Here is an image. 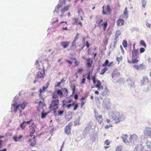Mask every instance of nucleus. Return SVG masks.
<instances>
[{"label":"nucleus","mask_w":151,"mask_h":151,"mask_svg":"<svg viewBox=\"0 0 151 151\" xmlns=\"http://www.w3.org/2000/svg\"><path fill=\"white\" fill-rule=\"evenodd\" d=\"M46 86H43L42 89H40L39 90V96L40 97V99H41V100H40L38 102V104H39V105L38 106V109H37V110L38 111H40V110L39 109L40 108H41V107L40 106V104H43L44 101V98L42 97V93L45 91L48 88L50 85V83L49 82H47L46 83Z\"/></svg>","instance_id":"1"},{"label":"nucleus","mask_w":151,"mask_h":151,"mask_svg":"<svg viewBox=\"0 0 151 151\" xmlns=\"http://www.w3.org/2000/svg\"><path fill=\"white\" fill-rule=\"evenodd\" d=\"M111 116L115 121V122L117 124L121 121L124 120L125 119V117L124 115L122 114L120 115L118 113H116V115L114 113H111Z\"/></svg>","instance_id":"2"},{"label":"nucleus","mask_w":151,"mask_h":151,"mask_svg":"<svg viewBox=\"0 0 151 151\" xmlns=\"http://www.w3.org/2000/svg\"><path fill=\"white\" fill-rule=\"evenodd\" d=\"M59 100L58 99H53L49 107V108L53 111L54 113L57 112V110L58 108Z\"/></svg>","instance_id":"3"},{"label":"nucleus","mask_w":151,"mask_h":151,"mask_svg":"<svg viewBox=\"0 0 151 151\" xmlns=\"http://www.w3.org/2000/svg\"><path fill=\"white\" fill-rule=\"evenodd\" d=\"M96 74H95L94 75L92 76L91 77L95 87L98 88V90H99L101 89H103V86H100L101 84L100 81L98 79H96Z\"/></svg>","instance_id":"4"},{"label":"nucleus","mask_w":151,"mask_h":151,"mask_svg":"<svg viewBox=\"0 0 151 151\" xmlns=\"http://www.w3.org/2000/svg\"><path fill=\"white\" fill-rule=\"evenodd\" d=\"M96 23L97 26L100 27L103 26V29L104 31H105L107 26V22L106 21L104 23L101 24L103 22V19L98 17H96Z\"/></svg>","instance_id":"5"},{"label":"nucleus","mask_w":151,"mask_h":151,"mask_svg":"<svg viewBox=\"0 0 151 151\" xmlns=\"http://www.w3.org/2000/svg\"><path fill=\"white\" fill-rule=\"evenodd\" d=\"M113 65V62L111 61L110 63H109V60H106L104 63L102 64V66L103 67H104V68L102 69L101 71L100 74L101 75H103L108 70L107 67H110Z\"/></svg>","instance_id":"6"},{"label":"nucleus","mask_w":151,"mask_h":151,"mask_svg":"<svg viewBox=\"0 0 151 151\" xmlns=\"http://www.w3.org/2000/svg\"><path fill=\"white\" fill-rule=\"evenodd\" d=\"M132 63H137L138 61L137 60L139 57L138 50H133L132 51Z\"/></svg>","instance_id":"7"},{"label":"nucleus","mask_w":151,"mask_h":151,"mask_svg":"<svg viewBox=\"0 0 151 151\" xmlns=\"http://www.w3.org/2000/svg\"><path fill=\"white\" fill-rule=\"evenodd\" d=\"M72 101V100L70 99L69 100H63L62 101V106L64 108H67L68 109H69L74 105V102L72 104H70Z\"/></svg>","instance_id":"8"},{"label":"nucleus","mask_w":151,"mask_h":151,"mask_svg":"<svg viewBox=\"0 0 151 151\" xmlns=\"http://www.w3.org/2000/svg\"><path fill=\"white\" fill-rule=\"evenodd\" d=\"M102 8V14L103 15L106 14H111V10L109 5H107L106 6H103Z\"/></svg>","instance_id":"9"},{"label":"nucleus","mask_w":151,"mask_h":151,"mask_svg":"<svg viewBox=\"0 0 151 151\" xmlns=\"http://www.w3.org/2000/svg\"><path fill=\"white\" fill-rule=\"evenodd\" d=\"M37 72L36 76V78H43L45 75V68L42 69H40Z\"/></svg>","instance_id":"10"},{"label":"nucleus","mask_w":151,"mask_h":151,"mask_svg":"<svg viewBox=\"0 0 151 151\" xmlns=\"http://www.w3.org/2000/svg\"><path fill=\"white\" fill-rule=\"evenodd\" d=\"M35 65L36 68L39 70L44 69V67L42 62L41 61H39L37 60L35 62Z\"/></svg>","instance_id":"11"},{"label":"nucleus","mask_w":151,"mask_h":151,"mask_svg":"<svg viewBox=\"0 0 151 151\" xmlns=\"http://www.w3.org/2000/svg\"><path fill=\"white\" fill-rule=\"evenodd\" d=\"M13 105L14 107H15V112H17V109L19 108V106H21V107L22 109H24L26 106L25 103L24 102L21 105L18 104V105H17L16 103H14V104H13Z\"/></svg>","instance_id":"12"},{"label":"nucleus","mask_w":151,"mask_h":151,"mask_svg":"<svg viewBox=\"0 0 151 151\" xmlns=\"http://www.w3.org/2000/svg\"><path fill=\"white\" fill-rule=\"evenodd\" d=\"M32 124V126H29V131L30 132V134L29 136L30 137H32L33 135V134L35 133V130L34 129V127H33L32 125L34 124L33 122L31 123Z\"/></svg>","instance_id":"13"},{"label":"nucleus","mask_w":151,"mask_h":151,"mask_svg":"<svg viewBox=\"0 0 151 151\" xmlns=\"http://www.w3.org/2000/svg\"><path fill=\"white\" fill-rule=\"evenodd\" d=\"M32 120V119H31L30 121L27 122L23 121L20 124V127L22 129H24L25 128V127L29 123L31 122Z\"/></svg>","instance_id":"14"},{"label":"nucleus","mask_w":151,"mask_h":151,"mask_svg":"<svg viewBox=\"0 0 151 151\" xmlns=\"http://www.w3.org/2000/svg\"><path fill=\"white\" fill-rule=\"evenodd\" d=\"M144 134L146 137L150 136L151 134V129L147 127L144 131Z\"/></svg>","instance_id":"15"},{"label":"nucleus","mask_w":151,"mask_h":151,"mask_svg":"<svg viewBox=\"0 0 151 151\" xmlns=\"http://www.w3.org/2000/svg\"><path fill=\"white\" fill-rule=\"evenodd\" d=\"M71 126V124L69 123L65 128V132L67 135H69L70 133V130L71 129L70 127Z\"/></svg>","instance_id":"16"},{"label":"nucleus","mask_w":151,"mask_h":151,"mask_svg":"<svg viewBox=\"0 0 151 151\" xmlns=\"http://www.w3.org/2000/svg\"><path fill=\"white\" fill-rule=\"evenodd\" d=\"M28 142L30 143V145L32 146H34L35 145L36 142L35 136L34 135L32 138L29 139L28 140Z\"/></svg>","instance_id":"17"},{"label":"nucleus","mask_w":151,"mask_h":151,"mask_svg":"<svg viewBox=\"0 0 151 151\" xmlns=\"http://www.w3.org/2000/svg\"><path fill=\"white\" fill-rule=\"evenodd\" d=\"M95 117L96 119L97 120V121L100 123L101 122V120H102V116L101 115H99L98 113L95 114Z\"/></svg>","instance_id":"18"},{"label":"nucleus","mask_w":151,"mask_h":151,"mask_svg":"<svg viewBox=\"0 0 151 151\" xmlns=\"http://www.w3.org/2000/svg\"><path fill=\"white\" fill-rule=\"evenodd\" d=\"M92 63L93 61L91 58H88L86 60L87 65L89 69L91 67Z\"/></svg>","instance_id":"19"},{"label":"nucleus","mask_w":151,"mask_h":151,"mask_svg":"<svg viewBox=\"0 0 151 151\" xmlns=\"http://www.w3.org/2000/svg\"><path fill=\"white\" fill-rule=\"evenodd\" d=\"M124 23V20L122 19H119L116 21V25L118 26L123 25Z\"/></svg>","instance_id":"20"},{"label":"nucleus","mask_w":151,"mask_h":151,"mask_svg":"<svg viewBox=\"0 0 151 151\" xmlns=\"http://www.w3.org/2000/svg\"><path fill=\"white\" fill-rule=\"evenodd\" d=\"M69 42L67 41L62 42L60 43V45L64 49L66 48L69 45Z\"/></svg>","instance_id":"21"},{"label":"nucleus","mask_w":151,"mask_h":151,"mask_svg":"<svg viewBox=\"0 0 151 151\" xmlns=\"http://www.w3.org/2000/svg\"><path fill=\"white\" fill-rule=\"evenodd\" d=\"M138 138V137L135 134L131 135L129 138L130 141L136 140Z\"/></svg>","instance_id":"22"},{"label":"nucleus","mask_w":151,"mask_h":151,"mask_svg":"<svg viewBox=\"0 0 151 151\" xmlns=\"http://www.w3.org/2000/svg\"><path fill=\"white\" fill-rule=\"evenodd\" d=\"M124 17L125 19H127L128 17V11L127 7L125 8L123 13Z\"/></svg>","instance_id":"23"},{"label":"nucleus","mask_w":151,"mask_h":151,"mask_svg":"<svg viewBox=\"0 0 151 151\" xmlns=\"http://www.w3.org/2000/svg\"><path fill=\"white\" fill-rule=\"evenodd\" d=\"M73 20L74 21V24H78L80 25L81 27H82V23L81 22H78L79 19L73 18Z\"/></svg>","instance_id":"24"},{"label":"nucleus","mask_w":151,"mask_h":151,"mask_svg":"<svg viewBox=\"0 0 151 151\" xmlns=\"http://www.w3.org/2000/svg\"><path fill=\"white\" fill-rule=\"evenodd\" d=\"M64 96H67L68 94V91L66 88H64L62 89Z\"/></svg>","instance_id":"25"},{"label":"nucleus","mask_w":151,"mask_h":151,"mask_svg":"<svg viewBox=\"0 0 151 151\" xmlns=\"http://www.w3.org/2000/svg\"><path fill=\"white\" fill-rule=\"evenodd\" d=\"M63 23H65V24L63 25L64 26H65V27H63L62 28V29L63 30H65L67 31L68 30V29L67 28V22H60V24H61Z\"/></svg>","instance_id":"26"},{"label":"nucleus","mask_w":151,"mask_h":151,"mask_svg":"<svg viewBox=\"0 0 151 151\" xmlns=\"http://www.w3.org/2000/svg\"><path fill=\"white\" fill-rule=\"evenodd\" d=\"M108 92V90L107 89V88H106V89L101 93V94L103 96H105L107 95Z\"/></svg>","instance_id":"27"},{"label":"nucleus","mask_w":151,"mask_h":151,"mask_svg":"<svg viewBox=\"0 0 151 151\" xmlns=\"http://www.w3.org/2000/svg\"><path fill=\"white\" fill-rule=\"evenodd\" d=\"M120 73H113L112 75V77L113 78H115L116 77L119 76Z\"/></svg>","instance_id":"28"},{"label":"nucleus","mask_w":151,"mask_h":151,"mask_svg":"<svg viewBox=\"0 0 151 151\" xmlns=\"http://www.w3.org/2000/svg\"><path fill=\"white\" fill-rule=\"evenodd\" d=\"M71 59H73L74 60H75V61L74 62V64H75V66H78V65H79L80 63L79 61H78L76 59V58H70Z\"/></svg>","instance_id":"29"},{"label":"nucleus","mask_w":151,"mask_h":151,"mask_svg":"<svg viewBox=\"0 0 151 151\" xmlns=\"http://www.w3.org/2000/svg\"><path fill=\"white\" fill-rule=\"evenodd\" d=\"M69 6H65L64 8L62 9L61 11L62 13H64L65 12L68 11L69 9Z\"/></svg>","instance_id":"30"},{"label":"nucleus","mask_w":151,"mask_h":151,"mask_svg":"<svg viewBox=\"0 0 151 151\" xmlns=\"http://www.w3.org/2000/svg\"><path fill=\"white\" fill-rule=\"evenodd\" d=\"M91 73V71H90L88 73H86V75L87 76L86 78L87 79V80L89 81H90L91 78H90V74Z\"/></svg>","instance_id":"31"},{"label":"nucleus","mask_w":151,"mask_h":151,"mask_svg":"<svg viewBox=\"0 0 151 151\" xmlns=\"http://www.w3.org/2000/svg\"><path fill=\"white\" fill-rule=\"evenodd\" d=\"M57 93L60 97L64 96L63 93L60 90H58L57 91Z\"/></svg>","instance_id":"32"},{"label":"nucleus","mask_w":151,"mask_h":151,"mask_svg":"<svg viewBox=\"0 0 151 151\" xmlns=\"http://www.w3.org/2000/svg\"><path fill=\"white\" fill-rule=\"evenodd\" d=\"M83 69L82 68H78L77 69V73L78 74H81L82 73V72H83Z\"/></svg>","instance_id":"33"},{"label":"nucleus","mask_w":151,"mask_h":151,"mask_svg":"<svg viewBox=\"0 0 151 151\" xmlns=\"http://www.w3.org/2000/svg\"><path fill=\"white\" fill-rule=\"evenodd\" d=\"M140 44L141 45L143 46L144 47L146 48V45L144 40H141L140 42Z\"/></svg>","instance_id":"34"},{"label":"nucleus","mask_w":151,"mask_h":151,"mask_svg":"<svg viewBox=\"0 0 151 151\" xmlns=\"http://www.w3.org/2000/svg\"><path fill=\"white\" fill-rule=\"evenodd\" d=\"M128 136L127 134H125L122 137V139L124 141L126 142L127 141V138Z\"/></svg>","instance_id":"35"},{"label":"nucleus","mask_w":151,"mask_h":151,"mask_svg":"<svg viewBox=\"0 0 151 151\" xmlns=\"http://www.w3.org/2000/svg\"><path fill=\"white\" fill-rule=\"evenodd\" d=\"M145 65L143 63L139 65V70H142L145 68Z\"/></svg>","instance_id":"36"},{"label":"nucleus","mask_w":151,"mask_h":151,"mask_svg":"<svg viewBox=\"0 0 151 151\" xmlns=\"http://www.w3.org/2000/svg\"><path fill=\"white\" fill-rule=\"evenodd\" d=\"M122 45L124 48L127 47V42L126 40H124L122 42Z\"/></svg>","instance_id":"37"},{"label":"nucleus","mask_w":151,"mask_h":151,"mask_svg":"<svg viewBox=\"0 0 151 151\" xmlns=\"http://www.w3.org/2000/svg\"><path fill=\"white\" fill-rule=\"evenodd\" d=\"M121 32L119 30H117L116 32V37L115 39V40H116L118 37L120 35Z\"/></svg>","instance_id":"38"},{"label":"nucleus","mask_w":151,"mask_h":151,"mask_svg":"<svg viewBox=\"0 0 151 151\" xmlns=\"http://www.w3.org/2000/svg\"><path fill=\"white\" fill-rule=\"evenodd\" d=\"M143 80L144 82H148L149 81L148 79L146 76H145L143 77Z\"/></svg>","instance_id":"39"},{"label":"nucleus","mask_w":151,"mask_h":151,"mask_svg":"<svg viewBox=\"0 0 151 151\" xmlns=\"http://www.w3.org/2000/svg\"><path fill=\"white\" fill-rule=\"evenodd\" d=\"M74 107L73 109V111H76L77 110V108L78 107V105L77 104H75L74 103V105H73Z\"/></svg>","instance_id":"40"},{"label":"nucleus","mask_w":151,"mask_h":151,"mask_svg":"<svg viewBox=\"0 0 151 151\" xmlns=\"http://www.w3.org/2000/svg\"><path fill=\"white\" fill-rule=\"evenodd\" d=\"M52 96L53 99H58V96L55 93H53L52 95Z\"/></svg>","instance_id":"41"},{"label":"nucleus","mask_w":151,"mask_h":151,"mask_svg":"<svg viewBox=\"0 0 151 151\" xmlns=\"http://www.w3.org/2000/svg\"><path fill=\"white\" fill-rule=\"evenodd\" d=\"M110 143V141L108 139H106L104 142L105 144L106 145H109Z\"/></svg>","instance_id":"42"},{"label":"nucleus","mask_w":151,"mask_h":151,"mask_svg":"<svg viewBox=\"0 0 151 151\" xmlns=\"http://www.w3.org/2000/svg\"><path fill=\"white\" fill-rule=\"evenodd\" d=\"M122 147L120 146H118L116 149V151H122Z\"/></svg>","instance_id":"43"},{"label":"nucleus","mask_w":151,"mask_h":151,"mask_svg":"<svg viewBox=\"0 0 151 151\" xmlns=\"http://www.w3.org/2000/svg\"><path fill=\"white\" fill-rule=\"evenodd\" d=\"M66 119L68 121H69L72 118V116L70 115H68L66 116Z\"/></svg>","instance_id":"44"},{"label":"nucleus","mask_w":151,"mask_h":151,"mask_svg":"<svg viewBox=\"0 0 151 151\" xmlns=\"http://www.w3.org/2000/svg\"><path fill=\"white\" fill-rule=\"evenodd\" d=\"M47 113H42L41 118L43 119L45 118V116L47 115Z\"/></svg>","instance_id":"45"},{"label":"nucleus","mask_w":151,"mask_h":151,"mask_svg":"<svg viewBox=\"0 0 151 151\" xmlns=\"http://www.w3.org/2000/svg\"><path fill=\"white\" fill-rule=\"evenodd\" d=\"M146 1L145 0H142V6L144 7H145L146 4Z\"/></svg>","instance_id":"46"},{"label":"nucleus","mask_w":151,"mask_h":151,"mask_svg":"<svg viewBox=\"0 0 151 151\" xmlns=\"http://www.w3.org/2000/svg\"><path fill=\"white\" fill-rule=\"evenodd\" d=\"M86 103V101H81V108L83 107V105H84Z\"/></svg>","instance_id":"47"},{"label":"nucleus","mask_w":151,"mask_h":151,"mask_svg":"<svg viewBox=\"0 0 151 151\" xmlns=\"http://www.w3.org/2000/svg\"><path fill=\"white\" fill-rule=\"evenodd\" d=\"M64 112L63 110L59 111L58 112V115L60 116L62 115Z\"/></svg>","instance_id":"48"},{"label":"nucleus","mask_w":151,"mask_h":151,"mask_svg":"<svg viewBox=\"0 0 151 151\" xmlns=\"http://www.w3.org/2000/svg\"><path fill=\"white\" fill-rule=\"evenodd\" d=\"M145 49L143 47H141L139 51L140 53H142L145 51Z\"/></svg>","instance_id":"49"},{"label":"nucleus","mask_w":151,"mask_h":151,"mask_svg":"<svg viewBox=\"0 0 151 151\" xmlns=\"http://www.w3.org/2000/svg\"><path fill=\"white\" fill-rule=\"evenodd\" d=\"M76 40H74L73 42H72V45L71 46V47H72L76 45Z\"/></svg>","instance_id":"50"},{"label":"nucleus","mask_w":151,"mask_h":151,"mask_svg":"<svg viewBox=\"0 0 151 151\" xmlns=\"http://www.w3.org/2000/svg\"><path fill=\"white\" fill-rule=\"evenodd\" d=\"M80 122V119H76L74 122L75 124H79L80 123H79Z\"/></svg>","instance_id":"51"},{"label":"nucleus","mask_w":151,"mask_h":151,"mask_svg":"<svg viewBox=\"0 0 151 151\" xmlns=\"http://www.w3.org/2000/svg\"><path fill=\"white\" fill-rule=\"evenodd\" d=\"M78 13L80 14L81 13H83V12L81 9H79L78 10Z\"/></svg>","instance_id":"52"},{"label":"nucleus","mask_w":151,"mask_h":151,"mask_svg":"<svg viewBox=\"0 0 151 151\" xmlns=\"http://www.w3.org/2000/svg\"><path fill=\"white\" fill-rule=\"evenodd\" d=\"M62 6L61 5L58 4L56 7V10H58L60 8H61Z\"/></svg>","instance_id":"53"},{"label":"nucleus","mask_w":151,"mask_h":151,"mask_svg":"<svg viewBox=\"0 0 151 151\" xmlns=\"http://www.w3.org/2000/svg\"><path fill=\"white\" fill-rule=\"evenodd\" d=\"M13 139L14 140L15 142H17L18 141L17 139V137L16 136H14L13 137Z\"/></svg>","instance_id":"54"},{"label":"nucleus","mask_w":151,"mask_h":151,"mask_svg":"<svg viewBox=\"0 0 151 151\" xmlns=\"http://www.w3.org/2000/svg\"><path fill=\"white\" fill-rule=\"evenodd\" d=\"M112 127V126L111 125H106L105 126V129H108L110 127Z\"/></svg>","instance_id":"55"},{"label":"nucleus","mask_w":151,"mask_h":151,"mask_svg":"<svg viewBox=\"0 0 151 151\" xmlns=\"http://www.w3.org/2000/svg\"><path fill=\"white\" fill-rule=\"evenodd\" d=\"M61 84L60 82H58L56 83V85H55V87H56L58 86H60V84Z\"/></svg>","instance_id":"56"},{"label":"nucleus","mask_w":151,"mask_h":151,"mask_svg":"<svg viewBox=\"0 0 151 151\" xmlns=\"http://www.w3.org/2000/svg\"><path fill=\"white\" fill-rule=\"evenodd\" d=\"M133 67L135 69H137V70H139V65H134L133 66Z\"/></svg>","instance_id":"57"},{"label":"nucleus","mask_w":151,"mask_h":151,"mask_svg":"<svg viewBox=\"0 0 151 151\" xmlns=\"http://www.w3.org/2000/svg\"><path fill=\"white\" fill-rule=\"evenodd\" d=\"M86 81V79L85 78H83L81 82V83H84L85 82V81Z\"/></svg>","instance_id":"58"},{"label":"nucleus","mask_w":151,"mask_h":151,"mask_svg":"<svg viewBox=\"0 0 151 151\" xmlns=\"http://www.w3.org/2000/svg\"><path fill=\"white\" fill-rule=\"evenodd\" d=\"M78 34H77V35H76V36L74 37V40H75L76 41L78 39Z\"/></svg>","instance_id":"59"},{"label":"nucleus","mask_w":151,"mask_h":151,"mask_svg":"<svg viewBox=\"0 0 151 151\" xmlns=\"http://www.w3.org/2000/svg\"><path fill=\"white\" fill-rule=\"evenodd\" d=\"M66 62L69 63L70 65L72 64V63L71 61L68 60L67 59L66 60Z\"/></svg>","instance_id":"60"},{"label":"nucleus","mask_w":151,"mask_h":151,"mask_svg":"<svg viewBox=\"0 0 151 151\" xmlns=\"http://www.w3.org/2000/svg\"><path fill=\"white\" fill-rule=\"evenodd\" d=\"M76 89V86L75 85H74L73 86V88H72L73 90V93L75 91V90Z\"/></svg>","instance_id":"61"},{"label":"nucleus","mask_w":151,"mask_h":151,"mask_svg":"<svg viewBox=\"0 0 151 151\" xmlns=\"http://www.w3.org/2000/svg\"><path fill=\"white\" fill-rule=\"evenodd\" d=\"M116 59L119 62L120 60H122V58H121V57H117Z\"/></svg>","instance_id":"62"},{"label":"nucleus","mask_w":151,"mask_h":151,"mask_svg":"<svg viewBox=\"0 0 151 151\" xmlns=\"http://www.w3.org/2000/svg\"><path fill=\"white\" fill-rule=\"evenodd\" d=\"M86 44L87 47L88 48H89V44L88 41L86 42Z\"/></svg>","instance_id":"63"},{"label":"nucleus","mask_w":151,"mask_h":151,"mask_svg":"<svg viewBox=\"0 0 151 151\" xmlns=\"http://www.w3.org/2000/svg\"><path fill=\"white\" fill-rule=\"evenodd\" d=\"M78 95L77 94H76L74 96V99L75 100H77L78 99Z\"/></svg>","instance_id":"64"}]
</instances>
